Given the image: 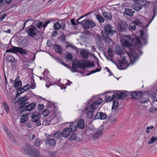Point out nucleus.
I'll return each instance as SVG.
<instances>
[{
	"instance_id": "19",
	"label": "nucleus",
	"mask_w": 157,
	"mask_h": 157,
	"mask_svg": "<svg viewBox=\"0 0 157 157\" xmlns=\"http://www.w3.org/2000/svg\"><path fill=\"white\" fill-rule=\"evenodd\" d=\"M71 131L69 130L68 128H64L63 132H61L62 136L64 137L67 138L70 135V134Z\"/></svg>"
},
{
	"instance_id": "3",
	"label": "nucleus",
	"mask_w": 157,
	"mask_h": 157,
	"mask_svg": "<svg viewBox=\"0 0 157 157\" xmlns=\"http://www.w3.org/2000/svg\"><path fill=\"white\" fill-rule=\"evenodd\" d=\"M103 101L102 99L98 98L96 101L93 102L90 104L89 102L86 106L85 111L87 112V117L91 118L94 117V111L98 107Z\"/></svg>"
},
{
	"instance_id": "48",
	"label": "nucleus",
	"mask_w": 157,
	"mask_h": 157,
	"mask_svg": "<svg viewBox=\"0 0 157 157\" xmlns=\"http://www.w3.org/2000/svg\"><path fill=\"white\" fill-rule=\"evenodd\" d=\"M31 84L30 85V88L32 89H34L35 87V83L34 82V79H31Z\"/></svg>"
},
{
	"instance_id": "18",
	"label": "nucleus",
	"mask_w": 157,
	"mask_h": 157,
	"mask_svg": "<svg viewBox=\"0 0 157 157\" xmlns=\"http://www.w3.org/2000/svg\"><path fill=\"white\" fill-rule=\"evenodd\" d=\"M77 127V122H72L70 124L69 127L68 128L69 130L71 131V132H73L76 130Z\"/></svg>"
},
{
	"instance_id": "52",
	"label": "nucleus",
	"mask_w": 157,
	"mask_h": 157,
	"mask_svg": "<svg viewBox=\"0 0 157 157\" xmlns=\"http://www.w3.org/2000/svg\"><path fill=\"white\" fill-rule=\"evenodd\" d=\"M157 111V108H156L155 107H152L149 109V112L151 113H154Z\"/></svg>"
},
{
	"instance_id": "23",
	"label": "nucleus",
	"mask_w": 157,
	"mask_h": 157,
	"mask_svg": "<svg viewBox=\"0 0 157 157\" xmlns=\"http://www.w3.org/2000/svg\"><path fill=\"white\" fill-rule=\"evenodd\" d=\"M135 11L129 9H126L124 12V14L128 16H132Z\"/></svg>"
},
{
	"instance_id": "7",
	"label": "nucleus",
	"mask_w": 157,
	"mask_h": 157,
	"mask_svg": "<svg viewBox=\"0 0 157 157\" xmlns=\"http://www.w3.org/2000/svg\"><path fill=\"white\" fill-rule=\"evenodd\" d=\"M40 113L36 111H34L31 115V121L33 122L36 123V126L41 125L40 118Z\"/></svg>"
},
{
	"instance_id": "17",
	"label": "nucleus",
	"mask_w": 157,
	"mask_h": 157,
	"mask_svg": "<svg viewBox=\"0 0 157 157\" xmlns=\"http://www.w3.org/2000/svg\"><path fill=\"white\" fill-rule=\"evenodd\" d=\"M18 78V77H17L14 82V87L16 90L19 88V87H22L21 81L19 80H17Z\"/></svg>"
},
{
	"instance_id": "8",
	"label": "nucleus",
	"mask_w": 157,
	"mask_h": 157,
	"mask_svg": "<svg viewBox=\"0 0 157 157\" xmlns=\"http://www.w3.org/2000/svg\"><path fill=\"white\" fill-rule=\"evenodd\" d=\"M26 32L30 37L34 38L39 31L36 27L32 25L28 27Z\"/></svg>"
},
{
	"instance_id": "21",
	"label": "nucleus",
	"mask_w": 157,
	"mask_h": 157,
	"mask_svg": "<svg viewBox=\"0 0 157 157\" xmlns=\"http://www.w3.org/2000/svg\"><path fill=\"white\" fill-rule=\"evenodd\" d=\"M103 15L105 18L107 20H110L112 19V15L109 12L104 11L102 13Z\"/></svg>"
},
{
	"instance_id": "16",
	"label": "nucleus",
	"mask_w": 157,
	"mask_h": 157,
	"mask_svg": "<svg viewBox=\"0 0 157 157\" xmlns=\"http://www.w3.org/2000/svg\"><path fill=\"white\" fill-rule=\"evenodd\" d=\"M56 143V140L53 138H48L45 140V144L50 146L55 145Z\"/></svg>"
},
{
	"instance_id": "56",
	"label": "nucleus",
	"mask_w": 157,
	"mask_h": 157,
	"mask_svg": "<svg viewBox=\"0 0 157 157\" xmlns=\"http://www.w3.org/2000/svg\"><path fill=\"white\" fill-rule=\"evenodd\" d=\"M113 100V98H112V97H111L110 96H109L107 97L105 100V101L106 102H108L109 101H111Z\"/></svg>"
},
{
	"instance_id": "37",
	"label": "nucleus",
	"mask_w": 157,
	"mask_h": 157,
	"mask_svg": "<svg viewBox=\"0 0 157 157\" xmlns=\"http://www.w3.org/2000/svg\"><path fill=\"white\" fill-rule=\"evenodd\" d=\"M119 94V97L118 98L119 99H123L127 96V94L124 92H121Z\"/></svg>"
},
{
	"instance_id": "4",
	"label": "nucleus",
	"mask_w": 157,
	"mask_h": 157,
	"mask_svg": "<svg viewBox=\"0 0 157 157\" xmlns=\"http://www.w3.org/2000/svg\"><path fill=\"white\" fill-rule=\"evenodd\" d=\"M113 29L112 25L109 24H107L105 25V30L101 31V34L105 42L109 41L111 40L109 35L112 36L116 33V31L113 30Z\"/></svg>"
},
{
	"instance_id": "45",
	"label": "nucleus",
	"mask_w": 157,
	"mask_h": 157,
	"mask_svg": "<svg viewBox=\"0 0 157 157\" xmlns=\"http://www.w3.org/2000/svg\"><path fill=\"white\" fill-rule=\"evenodd\" d=\"M94 37L97 41H101L102 40L101 36L99 35L96 34L95 35Z\"/></svg>"
},
{
	"instance_id": "33",
	"label": "nucleus",
	"mask_w": 157,
	"mask_h": 157,
	"mask_svg": "<svg viewBox=\"0 0 157 157\" xmlns=\"http://www.w3.org/2000/svg\"><path fill=\"white\" fill-rule=\"evenodd\" d=\"M62 136L61 132L58 131L55 133L54 134V137L57 139H60Z\"/></svg>"
},
{
	"instance_id": "44",
	"label": "nucleus",
	"mask_w": 157,
	"mask_h": 157,
	"mask_svg": "<svg viewBox=\"0 0 157 157\" xmlns=\"http://www.w3.org/2000/svg\"><path fill=\"white\" fill-rule=\"evenodd\" d=\"M48 108L51 109V108L53 107V106L55 105V103L51 101H48Z\"/></svg>"
},
{
	"instance_id": "54",
	"label": "nucleus",
	"mask_w": 157,
	"mask_h": 157,
	"mask_svg": "<svg viewBox=\"0 0 157 157\" xmlns=\"http://www.w3.org/2000/svg\"><path fill=\"white\" fill-rule=\"evenodd\" d=\"M40 140L37 139L35 141L34 145L36 146H39L40 144Z\"/></svg>"
},
{
	"instance_id": "51",
	"label": "nucleus",
	"mask_w": 157,
	"mask_h": 157,
	"mask_svg": "<svg viewBox=\"0 0 157 157\" xmlns=\"http://www.w3.org/2000/svg\"><path fill=\"white\" fill-rule=\"evenodd\" d=\"M153 12H154V15H153V16L152 17V18H151V20L149 23V24L148 25L151 23V22L153 20V19H154V18L155 17V16L156 15V14L157 13V10L156 9H155V8H154V10H153Z\"/></svg>"
},
{
	"instance_id": "58",
	"label": "nucleus",
	"mask_w": 157,
	"mask_h": 157,
	"mask_svg": "<svg viewBox=\"0 0 157 157\" xmlns=\"http://www.w3.org/2000/svg\"><path fill=\"white\" fill-rule=\"evenodd\" d=\"M43 23L42 22H38L37 23H36V26L38 28L40 29V28L41 26L42 25Z\"/></svg>"
},
{
	"instance_id": "36",
	"label": "nucleus",
	"mask_w": 157,
	"mask_h": 157,
	"mask_svg": "<svg viewBox=\"0 0 157 157\" xmlns=\"http://www.w3.org/2000/svg\"><path fill=\"white\" fill-rule=\"evenodd\" d=\"M118 102L117 101H113L112 107V110H116L118 105Z\"/></svg>"
},
{
	"instance_id": "42",
	"label": "nucleus",
	"mask_w": 157,
	"mask_h": 157,
	"mask_svg": "<svg viewBox=\"0 0 157 157\" xmlns=\"http://www.w3.org/2000/svg\"><path fill=\"white\" fill-rule=\"evenodd\" d=\"M76 135L75 133L72 134L70 137L69 138V140L70 141H72L76 140Z\"/></svg>"
},
{
	"instance_id": "64",
	"label": "nucleus",
	"mask_w": 157,
	"mask_h": 157,
	"mask_svg": "<svg viewBox=\"0 0 157 157\" xmlns=\"http://www.w3.org/2000/svg\"><path fill=\"white\" fill-rule=\"evenodd\" d=\"M55 155H56L54 152H52L49 154V157H55Z\"/></svg>"
},
{
	"instance_id": "14",
	"label": "nucleus",
	"mask_w": 157,
	"mask_h": 157,
	"mask_svg": "<svg viewBox=\"0 0 157 157\" xmlns=\"http://www.w3.org/2000/svg\"><path fill=\"white\" fill-rule=\"evenodd\" d=\"M103 126L100 127L98 128L97 131L95 132L92 136V138L94 139H96L98 138L102 134L103 131Z\"/></svg>"
},
{
	"instance_id": "20",
	"label": "nucleus",
	"mask_w": 157,
	"mask_h": 157,
	"mask_svg": "<svg viewBox=\"0 0 157 157\" xmlns=\"http://www.w3.org/2000/svg\"><path fill=\"white\" fill-rule=\"evenodd\" d=\"M117 63L118 65L117 67L118 68L119 70H122L123 69L121 68L126 64L128 63L127 61H124L119 59L117 60Z\"/></svg>"
},
{
	"instance_id": "38",
	"label": "nucleus",
	"mask_w": 157,
	"mask_h": 157,
	"mask_svg": "<svg viewBox=\"0 0 157 157\" xmlns=\"http://www.w3.org/2000/svg\"><path fill=\"white\" fill-rule=\"evenodd\" d=\"M157 140V137L155 136H153L152 137L150 141L148 142V144H150L153 143L155 141H156Z\"/></svg>"
},
{
	"instance_id": "10",
	"label": "nucleus",
	"mask_w": 157,
	"mask_h": 157,
	"mask_svg": "<svg viewBox=\"0 0 157 157\" xmlns=\"http://www.w3.org/2000/svg\"><path fill=\"white\" fill-rule=\"evenodd\" d=\"M128 29V24L123 21H120L118 25V30L121 32H125Z\"/></svg>"
},
{
	"instance_id": "40",
	"label": "nucleus",
	"mask_w": 157,
	"mask_h": 157,
	"mask_svg": "<svg viewBox=\"0 0 157 157\" xmlns=\"http://www.w3.org/2000/svg\"><path fill=\"white\" fill-rule=\"evenodd\" d=\"M107 117V115L104 113L101 112H100V119L101 120H104Z\"/></svg>"
},
{
	"instance_id": "2",
	"label": "nucleus",
	"mask_w": 157,
	"mask_h": 157,
	"mask_svg": "<svg viewBox=\"0 0 157 157\" xmlns=\"http://www.w3.org/2000/svg\"><path fill=\"white\" fill-rule=\"evenodd\" d=\"M59 62L64 66L71 69L72 72H77L78 71L77 70L78 68L80 69H84L86 67L89 68L91 67H93L94 66V64L93 62H88L83 59H80L76 60L75 62V60L72 63L71 67L68 66L66 63H64L61 59Z\"/></svg>"
},
{
	"instance_id": "35",
	"label": "nucleus",
	"mask_w": 157,
	"mask_h": 157,
	"mask_svg": "<svg viewBox=\"0 0 157 157\" xmlns=\"http://www.w3.org/2000/svg\"><path fill=\"white\" fill-rule=\"evenodd\" d=\"M96 17L97 20L99 23H103L104 22L105 20L104 18L100 15L97 14Z\"/></svg>"
},
{
	"instance_id": "34",
	"label": "nucleus",
	"mask_w": 157,
	"mask_h": 157,
	"mask_svg": "<svg viewBox=\"0 0 157 157\" xmlns=\"http://www.w3.org/2000/svg\"><path fill=\"white\" fill-rule=\"evenodd\" d=\"M50 109H46L44 110L42 112V114L44 117L47 116L50 113H51Z\"/></svg>"
},
{
	"instance_id": "1",
	"label": "nucleus",
	"mask_w": 157,
	"mask_h": 157,
	"mask_svg": "<svg viewBox=\"0 0 157 157\" xmlns=\"http://www.w3.org/2000/svg\"><path fill=\"white\" fill-rule=\"evenodd\" d=\"M128 40L125 38H122L121 43L123 46L128 47L129 49L126 51V53L130 59L131 63L133 64L139 59L138 53L142 52L139 48L141 44V42L139 38L136 37L134 38L130 37L128 36Z\"/></svg>"
},
{
	"instance_id": "60",
	"label": "nucleus",
	"mask_w": 157,
	"mask_h": 157,
	"mask_svg": "<svg viewBox=\"0 0 157 157\" xmlns=\"http://www.w3.org/2000/svg\"><path fill=\"white\" fill-rule=\"evenodd\" d=\"M65 24L64 22H62L61 24H60V29H62L64 30L65 27Z\"/></svg>"
},
{
	"instance_id": "25",
	"label": "nucleus",
	"mask_w": 157,
	"mask_h": 157,
	"mask_svg": "<svg viewBox=\"0 0 157 157\" xmlns=\"http://www.w3.org/2000/svg\"><path fill=\"white\" fill-rule=\"evenodd\" d=\"M28 99V97L26 95L18 100V103L20 105H22V104H25L26 102V101Z\"/></svg>"
},
{
	"instance_id": "12",
	"label": "nucleus",
	"mask_w": 157,
	"mask_h": 157,
	"mask_svg": "<svg viewBox=\"0 0 157 157\" xmlns=\"http://www.w3.org/2000/svg\"><path fill=\"white\" fill-rule=\"evenodd\" d=\"M132 24L134 25H129L128 27L129 30H133L136 29V25H138L142 26L143 25V23L141 21L137 18L135 19V21L132 22Z\"/></svg>"
},
{
	"instance_id": "57",
	"label": "nucleus",
	"mask_w": 157,
	"mask_h": 157,
	"mask_svg": "<svg viewBox=\"0 0 157 157\" xmlns=\"http://www.w3.org/2000/svg\"><path fill=\"white\" fill-rule=\"evenodd\" d=\"M154 128V126H151L150 127H147L146 128V132L147 133H149L150 132L149 130L150 129H152Z\"/></svg>"
},
{
	"instance_id": "28",
	"label": "nucleus",
	"mask_w": 157,
	"mask_h": 157,
	"mask_svg": "<svg viewBox=\"0 0 157 157\" xmlns=\"http://www.w3.org/2000/svg\"><path fill=\"white\" fill-rule=\"evenodd\" d=\"M28 114H24L22 115L20 119V122L21 123H23L26 121L28 119Z\"/></svg>"
},
{
	"instance_id": "55",
	"label": "nucleus",
	"mask_w": 157,
	"mask_h": 157,
	"mask_svg": "<svg viewBox=\"0 0 157 157\" xmlns=\"http://www.w3.org/2000/svg\"><path fill=\"white\" fill-rule=\"evenodd\" d=\"M44 107L43 104H39L38 106V109L39 111L42 110Z\"/></svg>"
},
{
	"instance_id": "27",
	"label": "nucleus",
	"mask_w": 157,
	"mask_h": 157,
	"mask_svg": "<svg viewBox=\"0 0 157 157\" xmlns=\"http://www.w3.org/2000/svg\"><path fill=\"white\" fill-rule=\"evenodd\" d=\"M6 59L9 62L16 63L17 62V60L12 56L10 55L6 56Z\"/></svg>"
},
{
	"instance_id": "63",
	"label": "nucleus",
	"mask_w": 157,
	"mask_h": 157,
	"mask_svg": "<svg viewBox=\"0 0 157 157\" xmlns=\"http://www.w3.org/2000/svg\"><path fill=\"white\" fill-rule=\"evenodd\" d=\"M60 39L62 41H64L66 40V36L65 35H63L61 36Z\"/></svg>"
},
{
	"instance_id": "50",
	"label": "nucleus",
	"mask_w": 157,
	"mask_h": 157,
	"mask_svg": "<svg viewBox=\"0 0 157 157\" xmlns=\"http://www.w3.org/2000/svg\"><path fill=\"white\" fill-rule=\"evenodd\" d=\"M50 121V120L48 119H45L44 120L43 124L45 125H49Z\"/></svg>"
},
{
	"instance_id": "41",
	"label": "nucleus",
	"mask_w": 157,
	"mask_h": 157,
	"mask_svg": "<svg viewBox=\"0 0 157 157\" xmlns=\"http://www.w3.org/2000/svg\"><path fill=\"white\" fill-rule=\"evenodd\" d=\"M108 54L109 57L113 58V52L112 49L110 48L108 49Z\"/></svg>"
},
{
	"instance_id": "32",
	"label": "nucleus",
	"mask_w": 157,
	"mask_h": 157,
	"mask_svg": "<svg viewBox=\"0 0 157 157\" xmlns=\"http://www.w3.org/2000/svg\"><path fill=\"white\" fill-rule=\"evenodd\" d=\"M81 55L83 57V58L87 59L89 57L88 53L86 51H81Z\"/></svg>"
},
{
	"instance_id": "15",
	"label": "nucleus",
	"mask_w": 157,
	"mask_h": 157,
	"mask_svg": "<svg viewBox=\"0 0 157 157\" xmlns=\"http://www.w3.org/2000/svg\"><path fill=\"white\" fill-rule=\"evenodd\" d=\"M115 50L116 53L119 55H122L124 53V50L123 48L118 45L116 46Z\"/></svg>"
},
{
	"instance_id": "49",
	"label": "nucleus",
	"mask_w": 157,
	"mask_h": 157,
	"mask_svg": "<svg viewBox=\"0 0 157 157\" xmlns=\"http://www.w3.org/2000/svg\"><path fill=\"white\" fill-rule=\"evenodd\" d=\"M90 14V13H88L87 14H86L85 15H84V16H82L79 18L78 19H77V20H76V22H75V24H76V25H77L79 24H80V22L78 21L79 20L81 19L82 18L85 17L86 16L88 15L89 14Z\"/></svg>"
},
{
	"instance_id": "53",
	"label": "nucleus",
	"mask_w": 157,
	"mask_h": 157,
	"mask_svg": "<svg viewBox=\"0 0 157 157\" xmlns=\"http://www.w3.org/2000/svg\"><path fill=\"white\" fill-rule=\"evenodd\" d=\"M119 94L117 93H114L112 96V98L115 99L116 100H119V98H118V97H119Z\"/></svg>"
},
{
	"instance_id": "13",
	"label": "nucleus",
	"mask_w": 157,
	"mask_h": 157,
	"mask_svg": "<svg viewBox=\"0 0 157 157\" xmlns=\"http://www.w3.org/2000/svg\"><path fill=\"white\" fill-rule=\"evenodd\" d=\"M130 95L133 98L136 99H141L143 97V94L141 92L139 91H133L130 92Z\"/></svg>"
},
{
	"instance_id": "61",
	"label": "nucleus",
	"mask_w": 157,
	"mask_h": 157,
	"mask_svg": "<svg viewBox=\"0 0 157 157\" xmlns=\"http://www.w3.org/2000/svg\"><path fill=\"white\" fill-rule=\"evenodd\" d=\"M100 112H98L96 113V115L95 116L94 118L95 119H100Z\"/></svg>"
},
{
	"instance_id": "11",
	"label": "nucleus",
	"mask_w": 157,
	"mask_h": 157,
	"mask_svg": "<svg viewBox=\"0 0 157 157\" xmlns=\"http://www.w3.org/2000/svg\"><path fill=\"white\" fill-rule=\"evenodd\" d=\"M22 150L24 154L30 155L33 151V148L30 145L26 143L25 146L22 148Z\"/></svg>"
},
{
	"instance_id": "26",
	"label": "nucleus",
	"mask_w": 157,
	"mask_h": 157,
	"mask_svg": "<svg viewBox=\"0 0 157 157\" xmlns=\"http://www.w3.org/2000/svg\"><path fill=\"white\" fill-rule=\"evenodd\" d=\"M84 121L82 119H80L77 122L78 124H77V127L79 128L82 129L85 125L84 124Z\"/></svg>"
},
{
	"instance_id": "47",
	"label": "nucleus",
	"mask_w": 157,
	"mask_h": 157,
	"mask_svg": "<svg viewBox=\"0 0 157 157\" xmlns=\"http://www.w3.org/2000/svg\"><path fill=\"white\" fill-rule=\"evenodd\" d=\"M149 94L150 97L151 98H155L156 96L155 93L151 91L149 92Z\"/></svg>"
},
{
	"instance_id": "46",
	"label": "nucleus",
	"mask_w": 157,
	"mask_h": 157,
	"mask_svg": "<svg viewBox=\"0 0 157 157\" xmlns=\"http://www.w3.org/2000/svg\"><path fill=\"white\" fill-rule=\"evenodd\" d=\"M30 88V85L29 84H28L25 86H23L22 87V89H24V90L23 91V92L25 91L29 90Z\"/></svg>"
},
{
	"instance_id": "29",
	"label": "nucleus",
	"mask_w": 157,
	"mask_h": 157,
	"mask_svg": "<svg viewBox=\"0 0 157 157\" xmlns=\"http://www.w3.org/2000/svg\"><path fill=\"white\" fill-rule=\"evenodd\" d=\"M140 35L141 37V39L143 40L144 42V44H146L147 43V38L146 36H144V31L142 29L140 31Z\"/></svg>"
},
{
	"instance_id": "24",
	"label": "nucleus",
	"mask_w": 157,
	"mask_h": 157,
	"mask_svg": "<svg viewBox=\"0 0 157 157\" xmlns=\"http://www.w3.org/2000/svg\"><path fill=\"white\" fill-rule=\"evenodd\" d=\"M43 155H40L39 151L38 150H33L31 152L30 156L33 157H42Z\"/></svg>"
},
{
	"instance_id": "31",
	"label": "nucleus",
	"mask_w": 157,
	"mask_h": 157,
	"mask_svg": "<svg viewBox=\"0 0 157 157\" xmlns=\"http://www.w3.org/2000/svg\"><path fill=\"white\" fill-rule=\"evenodd\" d=\"M3 105L4 108V110L6 112V113L8 114L10 110V108L8 106L7 102L4 101L3 103Z\"/></svg>"
},
{
	"instance_id": "59",
	"label": "nucleus",
	"mask_w": 157,
	"mask_h": 157,
	"mask_svg": "<svg viewBox=\"0 0 157 157\" xmlns=\"http://www.w3.org/2000/svg\"><path fill=\"white\" fill-rule=\"evenodd\" d=\"M52 20L51 21H46L45 23H44L43 24H42L43 27L45 29L46 26L47 25L49 24Z\"/></svg>"
},
{
	"instance_id": "43",
	"label": "nucleus",
	"mask_w": 157,
	"mask_h": 157,
	"mask_svg": "<svg viewBox=\"0 0 157 157\" xmlns=\"http://www.w3.org/2000/svg\"><path fill=\"white\" fill-rule=\"evenodd\" d=\"M66 58L67 59L70 60L73 59V56L70 53H68L65 56Z\"/></svg>"
},
{
	"instance_id": "5",
	"label": "nucleus",
	"mask_w": 157,
	"mask_h": 157,
	"mask_svg": "<svg viewBox=\"0 0 157 157\" xmlns=\"http://www.w3.org/2000/svg\"><path fill=\"white\" fill-rule=\"evenodd\" d=\"M27 51L23 48L12 46V48L9 49H6V52H12L15 54L19 53L24 56L27 55Z\"/></svg>"
},
{
	"instance_id": "6",
	"label": "nucleus",
	"mask_w": 157,
	"mask_h": 157,
	"mask_svg": "<svg viewBox=\"0 0 157 157\" xmlns=\"http://www.w3.org/2000/svg\"><path fill=\"white\" fill-rule=\"evenodd\" d=\"M36 106V104L35 103H32L29 104L28 102H26L25 104H22L20 105V109L22 112L25 111H30Z\"/></svg>"
},
{
	"instance_id": "39",
	"label": "nucleus",
	"mask_w": 157,
	"mask_h": 157,
	"mask_svg": "<svg viewBox=\"0 0 157 157\" xmlns=\"http://www.w3.org/2000/svg\"><path fill=\"white\" fill-rule=\"evenodd\" d=\"M54 29L58 30L60 29V24L59 22H56L54 25Z\"/></svg>"
},
{
	"instance_id": "9",
	"label": "nucleus",
	"mask_w": 157,
	"mask_h": 157,
	"mask_svg": "<svg viewBox=\"0 0 157 157\" xmlns=\"http://www.w3.org/2000/svg\"><path fill=\"white\" fill-rule=\"evenodd\" d=\"M84 29H87L89 28H93L96 25L95 23L89 19L83 20L80 22Z\"/></svg>"
},
{
	"instance_id": "30",
	"label": "nucleus",
	"mask_w": 157,
	"mask_h": 157,
	"mask_svg": "<svg viewBox=\"0 0 157 157\" xmlns=\"http://www.w3.org/2000/svg\"><path fill=\"white\" fill-rule=\"evenodd\" d=\"M53 48L55 50L56 52L59 54L61 53L62 49L60 45L58 44L54 45L53 46Z\"/></svg>"
},
{
	"instance_id": "22",
	"label": "nucleus",
	"mask_w": 157,
	"mask_h": 157,
	"mask_svg": "<svg viewBox=\"0 0 157 157\" xmlns=\"http://www.w3.org/2000/svg\"><path fill=\"white\" fill-rule=\"evenodd\" d=\"M133 8L136 11H138L141 10L143 7L141 4L138 3H135L132 6Z\"/></svg>"
},
{
	"instance_id": "62",
	"label": "nucleus",
	"mask_w": 157,
	"mask_h": 157,
	"mask_svg": "<svg viewBox=\"0 0 157 157\" xmlns=\"http://www.w3.org/2000/svg\"><path fill=\"white\" fill-rule=\"evenodd\" d=\"M53 107L51 108V109H50L51 112H52V111H53L54 112H55V111L58 109V108L55 105L53 106Z\"/></svg>"
}]
</instances>
